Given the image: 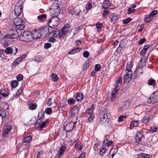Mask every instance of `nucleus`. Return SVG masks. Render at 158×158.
Returning a JSON list of instances; mask_svg holds the SVG:
<instances>
[{
	"instance_id": "nucleus-1",
	"label": "nucleus",
	"mask_w": 158,
	"mask_h": 158,
	"mask_svg": "<svg viewBox=\"0 0 158 158\" xmlns=\"http://www.w3.org/2000/svg\"><path fill=\"white\" fill-rule=\"evenodd\" d=\"M49 28L47 27L39 28L34 33L35 39L44 38L49 32Z\"/></svg>"
},
{
	"instance_id": "nucleus-2",
	"label": "nucleus",
	"mask_w": 158,
	"mask_h": 158,
	"mask_svg": "<svg viewBox=\"0 0 158 158\" xmlns=\"http://www.w3.org/2000/svg\"><path fill=\"white\" fill-rule=\"evenodd\" d=\"M34 35L30 31H24L20 35L19 38L21 40L28 42L32 41L34 39H35Z\"/></svg>"
},
{
	"instance_id": "nucleus-3",
	"label": "nucleus",
	"mask_w": 158,
	"mask_h": 158,
	"mask_svg": "<svg viewBox=\"0 0 158 158\" xmlns=\"http://www.w3.org/2000/svg\"><path fill=\"white\" fill-rule=\"evenodd\" d=\"M100 123L101 124H105L110 125V115L106 111H104L100 114Z\"/></svg>"
},
{
	"instance_id": "nucleus-4",
	"label": "nucleus",
	"mask_w": 158,
	"mask_h": 158,
	"mask_svg": "<svg viewBox=\"0 0 158 158\" xmlns=\"http://www.w3.org/2000/svg\"><path fill=\"white\" fill-rule=\"evenodd\" d=\"M13 24L17 30H23L25 28L24 22L19 17L15 18L13 20Z\"/></svg>"
},
{
	"instance_id": "nucleus-5",
	"label": "nucleus",
	"mask_w": 158,
	"mask_h": 158,
	"mask_svg": "<svg viewBox=\"0 0 158 158\" xmlns=\"http://www.w3.org/2000/svg\"><path fill=\"white\" fill-rule=\"evenodd\" d=\"M60 22L59 19L57 16L52 17L48 20V24L50 28L56 27L59 24Z\"/></svg>"
},
{
	"instance_id": "nucleus-6",
	"label": "nucleus",
	"mask_w": 158,
	"mask_h": 158,
	"mask_svg": "<svg viewBox=\"0 0 158 158\" xmlns=\"http://www.w3.org/2000/svg\"><path fill=\"white\" fill-rule=\"evenodd\" d=\"M80 105H76L73 107L71 109L70 114L72 118H75L76 119L78 118L77 115L78 114L79 111L80 109Z\"/></svg>"
},
{
	"instance_id": "nucleus-7",
	"label": "nucleus",
	"mask_w": 158,
	"mask_h": 158,
	"mask_svg": "<svg viewBox=\"0 0 158 158\" xmlns=\"http://www.w3.org/2000/svg\"><path fill=\"white\" fill-rule=\"evenodd\" d=\"M158 102V91H157L151 95L150 98L147 100V102L149 104H153Z\"/></svg>"
},
{
	"instance_id": "nucleus-8",
	"label": "nucleus",
	"mask_w": 158,
	"mask_h": 158,
	"mask_svg": "<svg viewBox=\"0 0 158 158\" xmlns=\"http://www.w3.org/2000/svg\"><path fill=\"white\" fill-rule=\"evenodd\" d=\"M23 4L22 1H19L16 4L14 9V11L15 13L16 16H19L21 14L23 8V6H22Z\"/></svg>"
},
{
	"instance_id": "nucleus-9",
	"label": "nucleus",
	"mask_w": 158,
	"mask_h": 158,
	"mask_svg": "<svg viewBox=\"0 0 158 158\" xmlns=\"http://www.w3.org/2000/svg\"><path fill=\"white\" fill-rule=\"evenodd\" d=\"M12 129V127L10 125H9L5 127L3 129L2 131L3 136L4 137L8 139L10 138V133Z\"/></svg>"
},
{
	"instance_id": "nucleus-10",
	"label": "nucleus",
	"mask_w": 158,
	"mask_h": 158,
	"mask_svg": "<svg viewBox=\"0 0 158 158\" xmlns=\"http://www.w3.org/2000/svg\"><path fill=\"white\" fill-rule=\"evenodd\" d=\"M70 25L69 24H66L64 25L62 29L60 31L61 33L60 34V39L64 38V36L67 34Z\"/></svg>"
},
{
	"instance_id": "nucleus-11",
	"label": "nucleus",
	"mask_w": 158,
	"mask_h": 158,
	"mask_svg": "<svg viewBox=\"0 0 158 158\" xmlns=\"http://www.w3.org/2000/svg\"><path fill=\"white\" fill-rule=\"evenodd\" d=\"M74 127L73 123H65L64 125V130L67 133L71 132Z\"/></svg>"
},
{
	"instance_id": "nucleus-12",
	"label": "nucleus",
	"mask_w": 158,
	"mask_h": 158,
	"mask_svg": "<svg viewBox=\"0 0 158 158\" xmlns=\"http://www.w3.org/2000/svg\"><path fill=\"white\" fill-rule=\"evenodd\" d=\"M74 143H75V148L76 149L79 151H81L82 149L83 143L80 140L78 139L75 140L73 142V144H71V145H73Z\"/></svg>"
},
{
	"instance_id": "nucleus-13",
	"label": "nucleus",
	"mask_w": 158,
	"mask_h": 158,
	"mask_svg": "<svg viewBox=\"0 0 158 158\" xmlns=\"http://www.w3.org/2000/svg\"><path fill=\"white\" fill-rule=\"evenodd\" d=\"M60 33H61L60 30L56 28L50 32L49 34V35H52V37L54 38H56L59 36V38H60Z\"/></svg>"
},
{
	"instance_id": "nucleus-14",
	"label": "nucleus",
	"mask_w": 158,
	"mask_h": 158,
	"mask_svg": "<svg viewBox=\"0 0 158 158\" xmlns=\"http://www.w3.org/2000/svg\"><path fill=\"white\" fill-rule=\"evenodd\" d=\"M19 34L17 31H15L13 33L12 35H6L3 37V40H4L6 39H14L17 38L19 36Z\"/></svg>"
},
{
	"instance_id": "nucleus-15",
	"label": "nucleus",
	"mask_w": 158,
	"mask_h": 158,
	"mask_svg": "<svg viewBox=\"0 0 158 158\" xmlns=\"http://www.w3.org/2000/svg\"><path fill=\"white\" fill-rule=\"evenodd\" d=\"M132 72H129L128 73H126L124 76L123 80L124 83L126 82H129L131 80Z\"/></svg>"
},
{
	"instance_id": "nucleus-16",
	"label": "nucleus",
	"mask_w": 158,
	"mask_h": 158,
	"mask_svg": "<svg viewBox=\"0 0 158 158\" xmlns=\"http://www.w3.org/2000/svg\"><path fill=\"white\" fill-rule=\"evenodd\" d=\"M143 70L142 68L138 67L136 69L135 71L134 72L135 74V78L139 77L143 73Z\"/></svg>"
},
{
	"instance_id": "nucleus-17",
	"label": "nucleus",
	"mask_w": 158,
	"mask_h": 158,
	"mask_svg": "<svg viewBox=\"0 0 158 158\" xmlns=\"http://www.w3.org/2000/svg\"><path fill=\"white\" fill-rule=\"evenodd\" d=\"M44 115V112L41 111L39 113L38 115V120H36V124L40 125V124L41 120L43 119V118Z\"/></svg>"
},
{
	"instance_id": "nucleus-18",
	"label": "nucleus",
	"mask_w": 158,
	"mask_h": 158,
	"mask_svg": "<svg viewBox=\"0 0 158 158\" xmlns=\"http://www.w3.org/2000/svg\"><path fill=\"white\" fill-rule=\"evenodd\" d=\"M66 149V147L64 146H61L58 150V152L57 154L58 158H60L61 156L64 152L65 150Z\"/></svg>"
},
{
	"instance_id": "nucleus-19",
	"label": "nucleus",
	"mask_w": 158,
	"mask_h": 158,
	"mask_svg": "<svg viewBox=\"0 0 158 158\" xmlns=\"http://www.w3.org/2000/svg\"><path fill=\"white\" fill-rule=\"evenodd\" d=\"M83 94L81 93H78L76 94V96L75 98L77 100V102L81 101L83 99Z\"/></svg>"
},
{
	"instance_id": "nucleus-20",
	"label": "nucleus",
	"mask_w": 158,
	"mask_h": 158,
	"mask_svg": "<svg viewBox=\"0 0 158 158\" xmlns=\"http://www.w3.org/2000/svg\"><path fill=\"white\" fill-rule=\"evenodd\" d=\"M142 135L140 132H137L135 136V140L136 143H139L141 141Z\"/></svg>"
},
{
	"instance_id": "nucleus-21",
	"label": "nucleus",
	"mask_w": 158,
	"mask_h": 158,
	"mask_svg": "<svg viewBox=\"0 0 158 158\" xmlns=\"http://www.w3.org/2000/svg\"><path fill=\"white\" fill-rule=\"evenodd\" d=\"M110 22L111 23H115L117 22L119 19L118 15H113L110 18Z\"/></svg>"
},
{
	"instance_id": "nucleus-22",
	"label": "nucleus",
	"mask_w": 158,
	"mask_h": 158,
	"mask_svg": "<svg viewBox=\"0 0 158 158\" xmlns=\"http://www.w3.org/2000/svg\"><path fill=\"white\" fill-rule=\"evenodd\" d=\"M73 15H78L81 10L80 9V7L77 6L74 8Z\"/></svg>"
},
{
	"instance_id": "nucleus-23",
	"label": "nucleus",
	"mask_w": 158,
	"mask_h": 158,
	"mask_svg": "<svg viewBox=\"0 0 158 158\" xmlns=\"http://www.w3.org/2000/svg\"><path fill=\"white\" fill-rule=\"evenodd\" d=\"M133 65V63L131 62H130L127 64V66L126 67V70L127 71V73H128L129 72H132L131 71V69Z\"/></svg>"
},
{
	"instance_id": "nucleus-24",
	"label": "nucleus",
	"mask_w": 158,
	"mask_h": 158,
	"mask_svg": "<svg viewBox=\"0 0 158 158\" xmlns=\"http://www.w3.org/2000/svg\"><path fill=\"white\" fill-rule=\"evenodd\" d=\"M23 91V88L21 87L18 90L17 93H16L15 95H14L13 96V98H11V99L13 100V99L18 97L21 94H22Z\"/></svg>"
},
{
	"instance_id": "nucleus-25",
	"label": "nucleus",
	"mask_w": 158,
	"mask_h": 158,
	"mask_svg": "<svg viewBox=\"0 0 158 158\" xmlns=\"http://www.w3.org/2000/svg\"><path fill=\"white\" fill-rule=\"evenodd\" d=\"M66 99L65 98H62L60 101V106L61 107L62 109L67 106L66 103Z\"/></svg>"
},
{
	"instance_id": "nucleus-26",
	"label": "nucleus",
	"mask_w": 158,
	"mask_h": 158,
	"mask_svg": "<svg viewBox=\"0 0 158 158\" xmlns=\"http://www.w3.org/2000/svg\"><path fill=\"white\" fill-rule=\"evenodd\" d=\"M0 94L3 97H6L8 96L9 93L4 89H2L0 90Z\"/></svg>"
},
{
	"instance_id": "nucleus-27",
	"label": "nucleus",
	"mask_w": 158,
	"mask_h": 158,
	"mask_svg": "<svg viewBox=\"0 0 158 158\" xmlns=\"http://www.w3.org/2000/svg\"><path fill=\"white\" fill-rule=\"evenodd\" d=\"M151 155L146 154H140L138 155V157L139 158H150Z\"/></svg>"
},
{
	"instance_id": "nucleus-28",
	"label": "nucleus",
	"mask_w": 158,
	"mask_h": 158,
	"mask_svg": "<svg viewBox=\"0 0 158 158\" xmlns=\"http://www.w3.org/2000/svg\"><path fill=\"white\" fill-rule=\"evenodd\" d=\"M94 106V104H93L90 108L89 109H87L85 111V113L89 114H93V109Z\"/></svg>"
},
{
	"instance_id": "nucleus-29",
	"label": "nucleus",
	"mask_w": 158,
	"mask_h": 158,
	"mask_svg": "<svg viewBox=\"0 0 158 158\" xmlns=\"http://www.w3.org/2000/svg\"><path fill=\"white\" fill-rule=\"evenodd\" d=\"M37 106V105L35 103L30 104L29 105V108L31 110H35Z\"/></svg>"
},
{
	"instance_id": "nucleus-30",
	"label": "nucleus",
	"mask_w": 158,
	"mask_h": 158,
	"mask_svg": "<svg viewBox=\"0 0 158 158\" xmlns=\"http://www.w3.org/2000/svg\"><path fill=\"white\" fill-rule=\"evenodd\" d=\"M117 92H114V91H112V93L111 94L112 95L111 97V101L112 102H114L116 99V94Z\"/></svg>"
},
{
	"instance_id": "nucleus-31",
	"label": "nucleus",
	"mask_w": 158,
	"mask_h": 158,
	"mask_svg": "<svg viewBox=\"0 0 158 158\" xmlns=\"http://www.w3.org/2000/svg\"><path fill=\"white\" fill-rule=\"evenodd\" d=\"M49 120L48 119H46L45 121L43 122L40 124V130H42V129L46 127V123L48 122Z\"/></svg>"
},
{
	"instance_id": "nucleus-32",
	"label": "nucleus",
	"mask_w": 158,
	"mask_h": 158,
	"mask_svg": "<svg viewBox=\"0 0 158 158\" xmlns=\"http://www.w3.org/2000/svg\"><path fill=\"white\" fill-rule=\"evenodd\" d=\"M75 100L72 98H69L67 101L68 103L70 105H72L75 104Z\"/></svg>"
},
{
	"instance_id": "nucleus-33",
	"label": "nucleus",
	"mask_w": 158,
	"mask_h": 158,
	"mask_svg": "<svg viewBox=\"0 0 158 158\" xmlns=\"http://www.w3.org/2000/svg\"><path fill=\"white\" fill-rule=\"evenodd\" d=\"M19 84L18 82L16 80L13 81L11 83L10 85L12 88H16Z\"/></svg>"
},
{
	"instance_id": "nucleus-34",
	"label": "nucleus",
	"mask_w": 158,
	"mask_h": 158,
	"mask_svg": "<svg viewBox=\"0 0 158 158\" xmlns=\"http://www.w3.org/2000/svg\"><path fill=\"white\" fill-rule=\"evenodd\" d=\"M139 123L138 121L136 120L132 121L131 122L130 124V126L133 127H135L138 126Z\"/></svg>"
},
{
	"instance_id": "nucleus-35",
	"label": "nucleus",
	"mask_w": 158,
	"mask_h": 158,
	"mask_svg": "<svg viewBox=\"0 0 158 158\" xmlns=\"http://www.w3.org/2000/svg\"><path fill=\"white\" fill-rule=\"evenodd\" d=\"M31 139V137L29 135L24 138L23 139V142L24 143H29Z\"/></svg>"
},
{
	"instance_id": "nucleus-36",
	"label": "nucleus",
	"mask_w": 158,
	"mask_h": 158,
	"mask_svg": "<svg viewBox=\"0 0 158 158\" xmlns=\"http://www.w3.org/2000/svg\"><path fill=\"white\" fill-rule=\"evenodd\" d=\"M146 62L144 61H142V59H141L139 62L138 67H139L140 68H142V69L146 65Z\"/></svg>"
},
{
	"instance_id": "nucleus-37",
	"label": "nucleus",
	"mask_w": 158,
	"mask_h": 158,
	"mask_svg": "<svg viewBox=\"0 0 158 158\" xmlns=\"http://www.w3.org/2000/svg\"><path fill=\"white\" fill-rule=\"evenodd\" d=\"M51 78L52 80L54 82L57 81L58 80V77L56 74L52 73Z\"/></svg>"
},
{
	"instance_id": "nucleus-38",
	"label": "nucleus",
	"mask_w": 158,
	"mask_h": 158,
	"mask_svg": "<svg viewBox=\"0 0 158 158\" xmlns=\"http://www.w3.org/2000/svg\"><path fill=\"white\" fill-rule=\"evenodd\" d=\"M55 103V99H52L51 98H49L47 103V104L48 106H51L52 104Z\"/></svg>"
},
{
	"instance_id": "nucleus-39",
	"label": "nucleus",
	"mask_w": 158,
	"mask_h": 158,
	"mask_svg": "<svg viewBox=\"0 0 158 158\" xmlns=\"http://www.w3.org/2000/svg\"><path fill=\"white\" fill-rule=\"evenodd\" d=\"M148 84L149 85H152L156 83L155 81L152 79H149L148 81Z\"/></svg>"
},
{
	"instance_id": "nucleus-40",
	"label": "nucleus",
	"mask_w": 158,
	"mask_h": 158,
	"mask_svg": "<svg viewBox=\"0 0 158 158\" xmlns=\"http://www.w3.org/2000/svg\"><path fill=\"white\" fill-rule=\"evenodd\" d=\"M152 19V17H151V16H150V15H147L146 16L145 21L146 23H148L151 21Z\"/></svg>"
},
{
	"instance_id": "nucleus-41",
	"label": "nucleus",
	"mask_w": 158,
	"mask_h": 158,
	"mask_svg": "<svg viewBox=\"0 0 158 158\" xmlns=\"http://www.w3.org/2000/svg\"><path fill=\"white\" fill-rule=\"evenodd\" d=\"M6 116V113L4 111H2L1 110L0 113V117H1L2 120H3V119L4 118H5Z\"/></svg>"
},
{
	"instance_id": "nucleus-42",
	"label": "nucleus",
	"mask_w": 158,
	"mask_h": 158,
	"mask_svg": "<svg viewBox=\"0 0 158 158\" xmlns=\"http://www.w3.org/2000/svg\"><path fill=\"white\" fill-rule=\"evenodd\" d=\"M104 146L102 145V148L100 149L99 154L100 155H102L106 151V150Z\"/></svg>"
},
{
	"instance_id": "nucleus-43",
	"label": "nucleus",
	"mask_w": 158,
	"mask_h": 158,
	"mask_svg": "<svg viewBox=\"0 0 158 158\" xmlns=\"http://www.w3.org/2000/svg\"><path fill=\"white\" fill-rule=\"evenodd\" d=\"M12 47H7L5 49V52L6 53L10 54L12 53Z\"/></svg>"
},
{
	"instance_id": "nucleus-44",
	"label": "nucleus",
	"mask_w": 158,
	"mask_h": 158,
	"mask_svg": "<svg viewBox=\"0 0 158 158\" xmlns=\"http://www.w3.org/2000/svg\"><path fill=\"white\" fill-rule=\"evenodd\" d=\"M124 40H122L119 45L118 47L117 48V50H118L122 47H123L126 45V43H124Z\"/></svg>"
},
{
	"instance_id": "nucleus-45",
	"label": "nucleus",
	"mask_w": 158,
	"mask_h": 158,
	"mask_svg": "<svg viewBox=\"0 0 158 158\" xmlns=\"http://www.w3.org/2000/svg\"><path fill=\"white\" fill-rule=\"evenodd\" d=\"M131 20L132 19L131 18L128 17L123 20V23L124 24H127L130 22Z\"/></svg>"
},
{
	"instance_id": "nucleus-46",
	"label": "nucleus",
	"mask_w": 158,
	"mask_h": 158,
	"mask_svg": "<svg viewBox=\"0 0 158 158\" xmlns=\"http://www.w3.org/2000/svg\"><path fill=\"white\" fill-rule=\"evenodd\" d=\"M46 17L47 15L45 14H43L39 15L37 17V18L39 20H41L44 19H46Z\"/></svg>"
},
{
	"instance_id": "nucleus-47",
	"label": "nucleus",
	"mask_w": 158,
	"mask_h": 158,
	"mask_svg": "<svg viewBox=\"0 0 158 158\" xmlns=\"http://www.w3.org/2000/svg\"><path fill=\"white\" fill-rule=\"evenodd\" d=\"M113 143V142L112 141H108L107 143L105 142V141H104L103 143L102 144L103 146H105L106 145H107V146L108 147L110 146L111 144H112Z\"/></svg>"
},
{
	"instance_id": "nucleus-48",
	"label": "nucleus",
	"mask_w": 158,
	"mask_h": 158,
	"mask_svg": "<svg viewBox=\"0 0 158 158\" xmlns=\"http://www.w3.org/2000/svg\"><path fill=\"white\" fill-rule=\"evenodd\" d=\"M74 8L72 6L69 7L68 9V11L71 15H73Z\"/></svg>"
},
{
	"instance_id": "nucleus-49",
	"label": "nucleus",
	"mask_w": 158,
	"mask_h": 158,
	"mask_svg": "<svg viewBox=\"0 0 158 158\" xmlns=\"http://www.w3.org/2000/svg\"><path fill=\"white\" fill-rule=\"evenodd\" d=\"M45 113L48 114H50L52 112V110L50 108H47L45 110Z\"/></svg>"
},
{
	"instance_id": "nucleus-50",
	"label": "nucleus",
	"mask_w": 158,
	"mask_h": 158,
	"mask_svg": "<svg viewBox=\"0 0 158 158\" xmlns=\"http://www.w3.org/2000/svg\"><path fill=\"white\" fill-rule=\"evenodd\" d=\"M149 119L150 118L149 117L147 116H145L143 118V122L144 123H147L149 122Z\"/></svg>"
},
{
	"instance_id": "nucleus-51",
	"label": "nucleus",
	"mask_w": 158,
	"mask_h": 158,
	"mask_svg": "<svg viewBox=\"0 0 158 158\" xmlns=\"http://www.w3.org/2000/svg\"><path fill=\"white\" fill-rule=\"evenodd\" d=\"M81 50V48H78V47H74L73 49V52H74V54L78 52H79L80 50Z\"/></svg>"
},
{
	"instance_id": "nucleus-52",
	"label": "nucleus",
	"mask_w": 158,
	"mask_h": 158,
	"mask_svg": "<svg viewBox=\"0 0 158 158\" xmlns=\"http://www.w3.org/2000/svg\"><path fill=\"white\" fill-rule=\"evenodd\" d=\"M158 128L154 126H152L150 128V131L152 132H155L157 130Z\"/></svg>"
},
{
	"instance_id": "nucleus-53",
	"label": "nucleus",
	"mask_w": 158,
	"mask_h": 158,
	"mask_svg": "<svg viewBox=\"0 0 158 158\" xmlns=\"http://www.w3.org/2000/svg\"><path fill=\"white\" fill-rule=\"evenodd\" d=\"M7 39H5L4 40H3V38L2 39V42L4 46H7L9 42V41L7 40Z\"/></svg>"
},
{
	"instance_id": "nucleus-54",
	"label": "nucleus",
	"mask_w": 158,
	"mask_h": 158,
	"mask_svg": "<svg viewBox=\"0 0 158 158\" xmlns=\"http://www.w3.org/2000/svg\"><path fill=\"white\" fill-rule=\"evenodd\" d=\"M126 118L127 116H126L121 115L118 118V122H121L123 120V119Z\"/></svg>"
},
{
	"instance_id": "nucleus-55",
	"label": "nucleus",
	"mask_w": 158,
	"mask_h": 158,
	"mask_svg": "<svg viewBox=\"0 0 158 158\" xmlns=\"http://www.w3.org/2000/svg\"><path fill=\"white\" fill-rule=\"evenodd\" d=\"M119 83H117L116 82L115 83L114 86V89L113 90V91H114V92H118L119 90V89L118 88L119 86Z\"/></svg>"
},
{
	"instance_id": "nucleus-56",
	"label": "nucleus",
	"mask_w": 158,
	"mask_h": 158,
	"mask_svg": "<svg viewBox=\"0 0 158 158\" xmlns=\"http://www.w3.org/2000/svg\"><path fill=\"white\" fill-rule=\"evenodd\" d=\"M11 49L12 50V53H13L14 55H15L18 51L17 48L15 46H12Z\"/></svg>"
},
{
	"instance_id": "nucleus-57",
	"label": "nucleus",
	"mask_w": 158,
	"mask_h": 158,
	"mask_svg": "<svg viewBox=\"0 0 158 158\" xmlns=\"http://www.w3.org/2000/svg\"><path fill=\"white\" fill-rule=\"evenodd\" d=\"M23 76L21 74H19L17 76L16 79L18 81H20L22 80L23 78Z\"/></svg>"
},
{
	"instance_id": "nucleus-58",
	"label": "nucleus",
	"mask_w": 158,
	"mask_h": 158,
	"mask_svg": "<svg viewBox=\"0 0 158 158\" xmlns=\"http://www.w3.org/2000/svg\"><path fill=\"white\" fill-rule=\"evenodd\" d=\"M36 120V118L35 117L34 118H32L31 119L29 122V123L31 125L34 124L35 123V120Z\"/></svg>"
},
{
	"instance_id": "nucleus-59",
	"label": "nucleus",
	"mask_w": 158,
	"mask_h": 158,
	"mask_svg": "<svg viewBox=\"0 0 158 158\" xmlns=\"http://www.w3.org/2000/svg\"><path fill=\"white\" fill-rule=\"evenodd\" d=\"M146 41V39L145 38H143L140 39L138 42V44L139 45H141L145 42Z\"/></svg>"
},
{
	"instance_id": "nucleus-60",
	"label": "nucleus",
	"mask_w": 158,
	"mask_h": 158,
	"mask_svg": "<svg viewBox=\"0 0 158 158\" xmlns=\"http://www.w3.org/2000/svg\"><path fill=\"white\" fill-rule=\"evenodd\" d=\"M83 56L85 58H87L89 55V53L87 51H85L83 53Z\"/></svg>"
},
{
	"instance_id": "nucleus-61",
	"label": "nucleus",
	"mask_w": 158,
	"mask_h": 158,
	"mask_svg": "<svg viewBox=\"0 0 158 158\" xmlns=\"http://www.w3.org/2000/svg\"><path fill=\"white\" fill-rule=\"evenodd\" d=\"M89 64L88 62H85L83 66V70H85L89 67Z\"/></svg>"
},
{
	"instance_id": "nucleus-62",
	"label": "nucleus",
	"mask_w": 158,
	"mask_h": 158,
	"mask_svg": "<svg viewBox=\"0 0 158 158\" xmlns=\"http://www.w3.org/2000/svg\"><path fill=\"white\" fill-rule=\"evenodd\" d=\"M101 67L100 64H96L95 66V70L97 71H99L101 70Z\"/></svg>"
},
{
	"instance_id": "nucleus-63",
	"label": "nucleus",
	"mask_w": 158,
	"mask_h": 158,
	"mask_svg": "<svg viewBox=\"0 0 158 158\" xmlns=\"http://www.w3.org/2000/svg\"><path fill=\"white\" fill-rule=\"evenodd\" d=\"M157 13V11L156 10H152L149 14L151 17H154Z\"/></svg>"
},
{
	"instance_id": "nucleus-64",
	"label": "nucleus",
	"mask_w": 158,
	"mask_h": 158,
	"mask_svg": "<svg viewBox=\"0 0 158 158\" xmlns=\"http://www.w3.org/2000/svg\"><path fill=\"white\" fill-rule=\"evenodd\" d=\"M128 12L127 13L128 14H130L131 13H134L135 11V10L134 9H132L131 7H129L128 10Z\"/></svg>"
}]
</instances>
